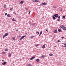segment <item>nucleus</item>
I'll return each instance as SVG.
<instances>
[{"instance_id": "obj_11", "label": "nucleus", "mask_w": 66, "mask_h": 66, "mask_svg": "<svg viewBox=\"0 0 66 66\" xmlns=\"http://www.w3.org/2000/svg\"><path fill=\"white\" fill-rule=\"evenodd\" d=\"M43 4L44 5H46L47 4V3L44 2Z\"/></svg>"}, {"instance_id": "obj_38", "label": "nucleus", "mask_w": 66, "mask_h": 66, "mask_svg": "<svg viewBox=\"0 0 66 66\" xmlns=\"http://www.w3.org/2000/svg\"><path fill=\"white\" fill-rule=\"evenodd\" d=\"M14 18H13V19H12V21H14Z\"/></svg>"}, {"instance_id": "obj_3", "label": "nucleus", "mask_w": 66, "mask_h": 66, "mask_svg": "<svg viewBox=\"0 0 66 66\" xmlns=\"http://www.w3.org/2000/svg\"><path fill=\"white\" fill-rule=\"evenodd\" d=\"M26 36H23L20 39V40H22V39H23V38H24Z\"/></svg>"}, {"instance_id": "obj_4", "label": "nucleus", "mask_w": 66, "mask_h": 66, "mask_svg": "<svg viewBox=\"0 0 66 66\" xmlns=\"http://www.w3.org/2000/svg\"><path fill=\"white\" fill-rule=\"evenodd\" d=\"M39 1L38 0H35V1H33V2H39Z\"/></svg>"}, {"instance_id": "obj_24", "label": "nucleus", "mask_w": 66, "mask_h": 66, "mask_svg": "<svg viewBox=\"0 0 66 66\" xmlns=\"http://www.w3.org/2000/svg\"><path fill=\"white\" fill-rule=\"evenodd\" d=\"M35 24H36V23H33L32 24V26H34L35 25Z\"/></svg>"}, {"instance_id": "obj_37", "label": "nucleus", "mask_w": 66, "mask_h": 66, "mask_svg": "<svg viewBox=\"0 0 66 66\" xmlns=\"http://www.w3.org/2000/svg\"><path fill=\"white\" fill-rule=\"evenodd\" d=\"M10 10H13V8H11L10 9Z\"/></svg>"}, {"instance_id": "obj_47", "label": "nucleus", "mask_w": 66, "mask_h": 66, "mask_svg": "<svg viewBox=\"0 0 66 66\" xmlns=\"http://www.w3.org/2000/svg\"><path fill=\"white\" fill-rule=\"evenodd\" d=\"M41 35V34H39V36H40Z\"/></svg>"}, {"instance_id": "obj_33", "label": "nucleus", "mask_w": 66, "mask_h": 66, "mask_svg": "<svg viewBox=\"0 0 66 66\" xmlns=\"http://www.w3.org/2000/svg\"><path fill=\"white\" fill-rule=\"evenodd\" d=\"M39 45V44H37L36 45H35V46L36 47H37V46H38V45Z\"/></svg>"}, {"instance_id": "obj_26", "label": "nucleus", "mask_w": 66, "mask_h": 66, "mask_svg": "<svg viewBox=\"0 0 66 66\" xmlns=\"http://www.w3.org/2000/svg\"><path fill=\"white\" fill-rule=\"evenodd\" d=\"M36 33H37L38 34H39V32H38V31H36Z\"/></svg>"}, {"instance_id": "obj_34", "label": "nucleus", "mask_w": 66, "mask_h": 66, "mask_svg": "<svg viewBox=\"0 0 66 66\" xmlns=\"http://www.w3.org/2000/svg\"><path fill=\"white\" fill-rule=\"evenodd\" d=\"M53 8L54 9H56V7L55 6H54L53 7Z\"/></svg>"}, {"instance_id": "obj_16", "label": "nucleus", "mask_w": 66, "mask_h": 66, "mask_svg": "<svg viewBox=\"0 0 66 66\" xmlns=\"http://www.w3.org/2000/svg\"><path fill=\"white\" fill-rule=\"evenodd\" d=\"M60 28H61L62 29H63V25H62V26H60Z\"/></svg>"}, {"instance_id": "obj_27", "label": "nucleus", "mask_w": 66, "mask_h": 66, "mask_svg": "<svg viewBox=\"0 0 66 66\" xmlns=\"http://www.w3.org/2000/svg\"><path fill=\"white\" fill-rule=\"evenodd\" d=\"M6 5H4V8H6Z\"/></svg>"}, {"instance_id": "obj_29", "label": "nucleus", "mask_w": 66, "mask_h": 66, "mask_svg": "<svg viewBox=\"0 0 66 66\" xmlns=\"http://www.w3.org/2000/svg\"><path fill=\"white\" fill-rule=\"evenodd\" d=\"M61 17L60 16H59L58 17V18L59 19H60V18Z\"/></svg>"}, {"instance_id": "obj_46", "label": "nucleus", "mask_w": 66, "mask_h": 66, "mask_svg": "<svg viewBox=\"0 0 66 66\" xmlns=\"http://www.w3.org/2000/svg\"><path fill=\"white\" fill-rule=\"evenodd\" d=\"M18 31V30H16V32H17V31Z\"/></svg>"}, {"instance_id": "obj_39", "label": "nucleus", "mask_w": 66, "mask_h": 66, "mask_svg": "<svg viewBox=\"0 0 66 66\" xmlns=\"http://www.w3.org/2000/svg\"><path fill=\"white\" fill-rule=\"evenodd\" d=\"M6 15H7V13H5V16H6Z\"/></svg>"}, {"instance_id": "obj_36", "label": "nucleus", "mask_w": 66, "mask_h": 66, "mask_svg": "<svg viewBox=\"0 0 66 66\" xmlns=\"http://www.w3.org/2000/svg\"><path fill=\"white\" fill-rule=\"evenodd\" d=\"M34 37V36H31V38H33Z\"/></svg>"}, {"instance_id": "obj_35", "label": "nucleus", "mask_w": 66, "mask_h": 66, "mask_svg": "<svg viewBox=\"0 0 66 66\" xmlns=\"http://www.w3.org/2000/svg\"><path fill=\"white\" fill-rule=\"evenodd\" d=\"M60 20L59 19H58L57 20V21H60Z\"/></svg>"}, {"instance_id": "obj_5", "label": "nucleus", "mask_w": 66, "mask_h": 66, "mask_svg": "<svg viewBox=\"0 0 66 66\" xmlns=\"http://www.w3.org/2000/svg\"><path fill=\"white\" fill-rule=\"evenodd\" d=\"M35 57V56H33L32 57L30 58V60H33V59H34Z\"/></svg>"}, {"instance_id": "obj_13", "label": "nucleus", "mask_w": 66, "mask_h": 66, "mask_svg": "<svg viewBox=\"0 0 66 66\" xmlns=\"http://www.w3.org/2000/svg\"><path fill=\"white\" fill-rule=\"evenodd\" d=\"M7 16L8 17H11V15H9V14L7 15Z\"/></svg>"}, {"instance_id": "obj_8", "label": "nucleus", "mask_w": 66, "mask_h": 66, "mask_svg": "<svg viewBox=\"0 0 66 66\" xmlns=\"http://www.w3.org/2000/svg\"><path fill=\"white\" fill-rule=\"evenodd\" d=\"M2 64L3 65H5V64H6V62H4V63H2Z\"/></svg>"}, {"instance_id": "obj_32", "label": "nucleus", "mask_w": 66, "mask_h": 66, "mask_svg": "<svg viewBox=\"0 0 66 66\" xmlns=\"http://www.w3.org/2000/svg\"><path fill=\"white\" fill-rule=\"evenodd\" d=\"M40 5H43V2L42 3L40 4Z\"/></svg>"}, {"instance_id": "obj_1", "label": "nucleus", "mask_w": 66, "mask_h": 66, "mask_svg": "<svg viewBox=\"0 0 66 66\" xmlns=\"http://www.w3.org/2000/svg\"><path fill=\"white\" fill-rule=\"evenodd\" d=\"M58 17H59V15H58V14H55L53 15V16H52L53 20L56 19V18H57Z\"/></svg>"}, {"instance_id": "obj_30", "label": "nucleus", "mask_w": 66, "mask_h": 66, "mask_svg": "<svg viewBox=\"0 0 66 66\" xmlns=\"http://www.w3.org/2000/svg\"><path fill=\"white\" fill-rule=\"evenodd\" d=\"M42 33H43V31H41L40 33V34L41 35L42 34Z\"/></svg>"}, {"instance_id": "obj_22", "label": "nucleus", "mask_w": 66, "mask_h": 66, "mask_svg": "<svg viewBox=\"0 0 66 66\" xmlns=\"http://www.w3.org/2000/svg\"><path fill=\"white\" fill-rule=\"evenodd\" d=\"M5 51H8V50L7 49V48H6L5 50Z\"/></svg>"}, {"instance_id": "obj_28", "label": "nucleus", "mask_w": 66, "mask_h": 66, "mask_svg": "<svg viewBox=\"0 0 66 66\" xmlns=\"http://www.w3.org/2000/svg\"><path fill=\"white\" fill-rule=\"evenodd\" d=\"M5 36H6L5 35H4L3 36V38H4V37H5Z\"/></svg>"}, {"instance_id": "obj_12", "label": "nucleus", "mask_w": 66, "mask_h": 66, "mask_svg": "<svg viewBox=\"0 0 66 66\" xmlns=\"http://www.w3.org/2000/svg\"><path fill=\"white\" fill-rule=\"evenodd\" d=\"M45 45H43L42 47V48L43 49H44V48H45Z\"/></svg>"}, {"instance_id": "obj_9", "label": "nucleus", "mask_w": 66, "mask_h": 66, "mask_svg": "<svg viewBox=\"0 0 66 66\" xmlns=\"http://www.w3.org/2000/svg\"><path fill=\"white\" fill-rule=\"evenodd\" d=\"M36 61L37 63H38V62H39V59H37L36 60Z\"/></svg>"}, {"instance_id": "obj_42", "label": "nucleus", "mask_w": 66, "mask_h": 66, "mask_svg": "<svg viewBox=\"0 0 66 66\" xmlns=\"http://www.w3.org/2000/svg\"><path fill=\"white\" fill-rule=\"evenodd\" d=\"M63 38H64V37H61V38H62V39H63Z\"/></svg>"}, {"instance_id": "obj_17", "label": "nucleus", "mask_w": 66, "mask_h": 66, "mask_svg": "<svg viewBox=\"0 0 66 66\" xmlns=\"http://www.w3.org/2000/svg\"><path fill=\"white\" fill-rule=\"evenodd\" d=\"M13 40H15V37H14L12 38Z\"/></svg>"}, {"instance_id": "obj_6", "label": "nucleus", "mask_w": 66, "mask_h": 66, "mask_svg": "<svg viewBox=\"0 0 66 66\" xmlns=\"http://www.w3.org/2000/svg\"><path fill=\"white\" fill-rule=\"evenodd\" d=\"M53 32L54 33H57V30H55Z\"/></svg>"}, {"instance_id": "obj_31", "label": "nucleus", "mask_w": 66, "mask_h": 66, "mask_svg": "<svg viewBox=\"0 0 66 66\" xmlns=\"http://www.w3.org/2000/svg\"><path fill=\"white\" fill-rule=\"evenodd\" d=\"M3 54H5V52H2Z\"/></svg>"}, {"instance_id": "obj_2", "label": "nucleus", "mask_w": 66, "mask_h": 66, "mask_svg": "<svg viewBox=\"0 0 66 66\" xmlns=\"http://www.w3.org/2000/svg\"><path fill=\"white\" fill-rule=\"evenodd\" d=\"M62 26L63 27V29H62L63 30H64V31H65V30H66V28L63 25H62Z\"/></svg>"}, {"instance_id": "obj_14", "label": "nucleus", "mask_w": 66, "mask_h": 66, "mask_svg": "<svg viewBox=\"0 0 66 66\" xmlns=\"http://www.w3.org/2000/svg\"><path fill=\"white\" fill-rule=\"evenodd\" d=\"M20 3L21 4H22V3H23V1H21Z\"/></svg>"}, {"instance_id": "obj_25", "label": "nucleus", "mask_w": 66, "mask_h": 66, "mask_svg": "<svg viewBox=\"0 0 66 66\" xmlns=\"http://www.w3.org/2000/svg\"><path fill=\"white\" fill-rule=\"evenodd\" d=\"M61 30L60 29H58V31L61 32Z\"/></svg>"}, {"instance_id": "obj_20", "label": "nucleus", "mask_w": 66, "mask_h": 66, "mask_svg": "<svg viewBox=\"0 0 66 66\" xmlns=\"http://www.w3.org/2000/svg\"><path fill=\"white\" fill-rule=\"evenodd\" d=\"M9 57H11V56H12V55H11V54H9Z\"/></svg>"}, {"instance_id": "obj_41", "label": "nucleus", "mask_w": 66, "mask_h": 66, "mask_svg": "<svg viewBox=\"0 0 66 66\" xmlns=\"http://www.w3.org/2000/svg\"><path fill=\"white\" fill-rule=\"evenodd\" d=\"M16 21V20H14V21Z\"/></svg>"}, {"instance_id": "obj_23", "label": "nucleus", "mask_w": 66, "mask_h": 66, "mask_svg": "<svg viewBox=\"0 0 66 66\" xmlns=\"http://www.w3.org/2000/svg\"><path fill=\"white\" fill-rule=\"evenodd\" d=\"M62 18H63V19H65V16H62Z\"/></svg>"}, {"instance_id": "obj_19", "label": "nucleus", "mask_w": 66, "mask_h": 66, "mask_svg": "<svg viewBox=\"0 0 66 66\" xmlns=\"http://www.w3.org/2000/svg\"><path fill=\"white\" fill-rule=\"evenodd\" d=\"M64 46H64V47L65 48H66V43L64 44Z\"/></svg>"}, {"instance_id": "obj_10", "label": "nucleus", "mask_w": 66, "mask_h": 66, "mask_svg": "<svg viewBox=\"0 0 66 66\" xmlns=\"http://www.w3.org/2000/svg\"><path fill=\"white\" fill-rule=\"evenodd\" d=\"M8 33H6L4 35L6 36H7V35H8Z\"/></svg>"}, {"instance_id": "obj_44", "label": "nucleus", "mask_w": 66, "mask_h": 66, "mask_svg": "<svg viewBox=\"0 0 66 66\" xmlns=\"http://www.w3.org/2000/svg\"><path fill=\"white\" fill-rule=\"evenodd\" d=\"M29 14H30V13H31V11H29Z\"/></svg>"}, {"instance_id": "obj_7", "label": "nucleus", "mask_w": 66, "mask_h": 66, "mask_svg": "<svg viewBox=\"0 0 66 66\" xmlns=\"http://www.w3.org/2000/svg\"><path fill=\"white\" fill-rule=\"evenodd\" d=\"M42 59H44V58H45V56H44V55H43L42 56H41Z\"/></svg>"}, {"instance_id": "obj_40", "label": "nucleus", "mask_w": 66, "mask_h": 66, "mask_svg": "<svg viewBox=\"0 0 66 66\" xmlns=\"http://www.w3.org/2000/svg\"><path fill=\"white\" fill-rule=\"evenodd\" d=\"M57 42H60V40H58Z\"/></svg>"}, {"instance_id": "obj_45", "label": "nucleus", "mask_w": 66, "mask_h": 66, "mask_svg": "<svg viewBox=\"0 0 66 66\" xmlns=\"http://www.w3.org/2000/svg\"><path fill=\"white\" fill-rule=\"evenodd\" d=\"M46 31H48V30L46 29Z\"/></svg>"}, {"instance_id": "obj_43", "label": "nucleus", "mask_w": 66, "mask_h": 66, "mask_svg": "<svg viewBox=\"0 0 66 66\" xmlns=\"http://www.w3.org/2000/svg\"><path fill=\"white\" fill-rule=\"evenodd\" d=\"M2 62H4V60H2Z\"/></svg>"}, {"instance_id": "obj_15", "label": "nucleus", "mask_w": 66, "mask_h": 66, "mask_svg": "<svg viewBox=\"0 0 66 66\" xmlns=\"http://www.w3.org/2000/svg\"><path fill=\"white\" fill-rule=\"evenodd\" d=\"M28 23L29 24H30V25L32 26V24H31L32 23H31V22H29Z\"/></svg>"}, {"instance_id": "obj_21", "label": "nucleus", "mask_w": 66, "mask_h": 66, "mask_svg": "<svg viewBox=\"0 0 66 66\" xmlns=\"http://www.w3.org/2000/svg\"><path fill=\"white\" fill-rule=\"evenodd\" d=\"M49 55L50 56H52V55H53V54H49Z\"/></svg>"}, {"instance_id": "obj_18", "label": "nucleus", "mask_w": 66, "mask_h": 66, "mask_svg": "<svg viewBox=\"0 0 66 66\" xmlns=\"http://www.w3.org/2000/svg\"><path fill=\"white\" fill-rule=\"evenodd\" d=\"M28 66H32V65H31V64H28Z\"/></svg>"}]
</instances>
